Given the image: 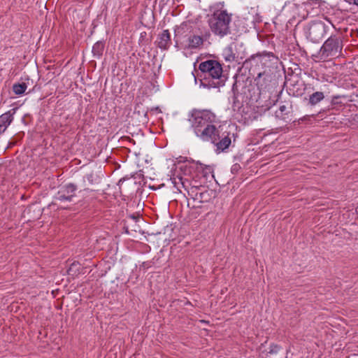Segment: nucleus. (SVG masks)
<instances>
[{"instance_id": "nucleus-1", "label": "nucleus", "mask_w": 358, "mask_h": 358, "mask_svg": "<svg viewBox=\"0 0 358 358\" xmlns=\"http://www.w3.org/2000/svg\"><path fill=\"white\" fill-rule=\"evenodd\" d=\"M201 85L206 88H220L225 85L228 73L223 70L222 64L214 59H208L199 65Z\"/></svg>"}, {"instance_id": "nucleus-2", "label": "nucleus", "mask_w": 358, "mask_h": 358, "mask_svg": "<svg viewBox=\"0 0 358 358\" xmlns=\"http://www.w3.org/2000/svg\"><path fill=\"white\" fill-rule=\"evenodd\" d=\"M216 121V115L209 110H194L192 113V127L196 135L203 141H208L209 138L215 139V132L217 129L213 123Z\"/></svg>"}, {"instance_id": "nucleus-3", "label": "nucleus", "mask_w": 358, "mask_h": 358, "mask_svg": "<svg viewBox=\"0 0 358 358\" xmlns=\"http://www.w3.org/2000/svg\"><path fill=\"white\" fill-rule=\"evenodd\" d=\"M279 59L271 52L264 51L252 55L246 59L243 65L249 69V73L252 77L255 73L265 71H275Z\"/></svg>"}, {"instance_id": "nucleus-4", "label": "nucleus", "mask_w": 358, "mask_h": 358, "mask_svg": "<svg viewBox=\"0 0 358 358\" xmlns=\"http://www.w3.org/2000/svg\"><path fill=\"white\" fill-rule=\"evenodd\" d=\"M231 15L226 10H216L209 17L208 22L211 31L217 36L223 37L230 34L229 24Z\"/></svg>"}, {"instance_id": "nucleus-5", "label": "nucleus", "mask_w": 358, "mask_h": 358, "mask_svg": "<svg viewBox=\"0 0 358 358\" xmlns=\"http://www.w3.org/2000/svg\"><path fill=\"white\" fill-rule=\"evenodd\" d=\"M341 41L336 36H330L321 47L320 54L322 59L329 57H336L341 50Z\"/></svg>"}, {"instance_id": "nucleus-6", "label": "nucleus", "mask_w": 358, "mask_h": 358, "mask_svg": "<svg viewBox=\"0 0 358 358\" xmlns=\"http://www.w3.org/2000/svg\"><path fill=\"white\" fill-rule=\"evenodd\" d=\"M326 33V25L321 20L310 22L307 28L306 37L313 43H317Z\"/></svg>"}, {"instance_id": "nucleus-7", "label": "nucleus", "mask_w": 358, "mask_h": 358, "mask_svg": "<svg viewBox=\"0 0 358 358\" xmlns=\"http://www.w3.org/2000/svg\"><path fill=\"white\" fill-rule=\"evenodd\" d=\"M77 186L73 183H69L62 186L55 196V199L60 202H71L76 196Z\"/></svg>"}, {"instance_id": "nucleus-8", "label": "nucleus", "mask_w": 358, "mask_h": 358, "mask_svg": "<svg viewBox=\"0 0 358 358\" xmlns=\"http://www.w3.org/2000/svg\"><path fill=\"white\" fill-rule=\"evenodd\" d=\"M215 139L210 138L209 141H210L213 144H215L217 148V150L224 151L227 149L230 145L231 141L229 137V132H224L222 134L220 133V131L217 129H215Z\"/></svg>"}, {"instance_id": "nucleus-9", "label": "nucleus", "mask_w": 358, "mask_h": 358, "mask_svg": "<svg viewBox=\"0 0 358 358\" xmlns=\"http://www.w3.org/2000/svg\"><path fill=\"white\" fill-rule=\"evenodd\" d=\"M275 71H265L257 72L255 73V83L260 90H264L267 87L273 78Z\"/></svg>"}, {"instance_id": "nucleus-10", "label": "nucleus", "mask_w": 358, "mask_h": 358, "mask_svg": "<svg viewBox=\"0 0 358 358\" xmlns=\"http://www.w3.org/2000/svg\"><path fill=\"white\" fill-rule=\"evenodd\" d=\"M171 44V35L169 30H164L162 34L159 35L157 39V46L162 49L166 50Z\"/></svg>"}, {"instance_id": "nucleus-11", "label": "nucleus", "mask_w": 358, "mask_h": 358, "mask_svg": "<svg viewBox=\"0 0 358 358\" xmlns=\"http://www.w3.org/2000/svg\"><path fill=\"white\" fill-rule=\"evenodd\" d=\"M15 110L16 108H13L12 109L13 111V113L9 110L0 116V129L3 130V132L12 122L13 120V114L15 113Z\"/></svg>"}, {"instance_id": "nucleus-12", "label": "nucleus", "mask_w": 358, "mask_h": 358, "mask_svg": "<svg viewBox=\"0 0 358 358\" xmlns=\"http://www.w3.org/2000/svg\"><path fill=\"white\" fill-rule=\"evenodd\" d=\"M203 43V38L202 36H190L188 38V45L187 48L189 49H194L197 48L201 46Z\"/></svg>"}, {"instance_id": "nucleus-13", "label": "nucleus", "mask_w": 358, "mask_h": 358, "mask_svg": "<svg viewBox=\"0 0 358 358\" xmlns=\"http://www.w3.org/2000/svg\"><path fill=\"white\" fill-rule=\"evenodd\" d=\"M272 355L271 358H285V352L281 347L277 345H271L268 352Z\"/></svg>"}, {"instance_id": "nucleus-14", "label": "nucleus", "mask_w": 358, "mask_h": 358, "mask_svg": "<svg viewBox=\"0 0 358 358\" xmlns=\"http://www.w3.org/2000/svg\"><path fill=\"white\" fill-rule=\"evenodd\" d=\"M292 109V105L290 104L289 107L285 105H282L279 108V110L275 112V115L277 117L285 120L289 117V114Z\"/></svg>"}, {"instance_id": "nucleus-15", "label": "nucleus", "mask_w": 358, "mask_h": 358, "mask_svg": "<svg viewBox=\"0 0 358 358\" xmlns=\"http://www.w3.org/2000/svg\"><path fill=\"white\" fill-rule=\"evenodd\" d=\"M324 99V94L322 92H315L309 96L308 103L311 106H315Z\"/></svg>"}, {"instance_id": "nucleus-16", "label": "nucleus", "mask_w": 358, "mask_h": 358, "mask_svg": "<svg viewBox=\"0 0 358 358\" xmlns=\"http://www.w3.org/2000/svg\"><path fill=\"white\" fill-rule=\"evenodd\" d=\"M211 191L206 189L205 188L202 190H200L196 198V201H198L199 203L208 202L211 199Z\"/></svg>"}, {"instance_id": "nucleus-17", "label": "nucleus", "mask_w": 358, "mask_h": 358, "mask_svg": "<svg viewBox=\"0 0 358 358\" xmlns=\"http://www.w3.org/2000/svg\"><path fill=\"white\" fill-rule=\"evenodd\" d=\"M104 50V43L102 41H97L92 48V52L94 56L99 57L103 55Z\"/></svg>"}, {"instance_id": "nucleus-18", "label": "nucleus", "mask_w": 358, "mask_h": 358, "mask_svg": "<svg viewBox=\"0 0 358 358\" xmlns=\"http://www.w3.org/2000/svg\"><path fill=\"white\" fill-rule=\"evenodd\" d=\"M27 88V85L25 83H15L13 86V91L17 95H21L24 93Z\"/></svg>"}, {"instance_id": "nucleus-19", "label": "nucleus", "mask_w": 358, "mask_h": 358, "mask_svg": "<svg viewBox=\"0 0 358 358\" xmlns=\"http://www.w3.org/2000/svg\"><path fill=\"white\" fill-rule=\"evenodd\" d=\"M204 189V187H197V186H193L188 191V196L192 199L194 201H196V198L198 196V194L200 192V190H202Z\"/></svg>"}, {"instance_id": "nucleus-20", "label": "nucleus", "mask_w": 358, "mask_h": 358, "mask_svg": "<svg viewBox=\"0 0 358 358\" xmlns=\"http://www.w3.org/2000/svg\"><path fill=\"white\" fill-rule=\"evenodd\" d=\"M238 75L237 73L234 76V82L232 85V89H231V91L234 94V97L235 99L237 98L238 94L240 93L239 89H238L239 82L238 80Z\"/></svg>"}, {"instance_id": "nucleus-21", "label": "nucleus", "mask_w": 358, "mask_h": 358, "mask_svg": "<svg viewBox=\"0 0 358 358\" xmlns=\"http://www.w3.org/2000/svg\"><path fill=\"white\" fill-rule=\"evenodd\" d=\"M83 181L84 182H87L89 184H93L95 181V176L94 174L92 172V173H87L86 174L84 177H83Z\"/></svg>"}, {"instance_id": "nucleus-22", "label": "nucleus", "mask_w": 358, "mask_h": 358, "mask_svg": "<svg viewBox=\"0 0 358 358\" xmlns=\"http://www.w3.org/2000/svg\"><path fill=\"white\" fill-rule=\"evenodd\" d=\"M340 98H341V96H338V95H337V96H334L332 97V99H331V104H332V105H336V104L339 103V102L338 101V99H340Z\"/></svg>"}, {"instance_id": "nucleus-23", "label": "nucleus", "mask_w": 358, "mask_h": 358, "mask_svg": "<svg viewBox=\"0 0 358 358\" xmlns=\"http://www.w3.org/2000/svg\"><path fill=\"white\" fill-rule=\"evenodd\" d=\"M130 217H131V218H132L133 220H136L138 218V217L135 216L134 215H131Z\"/></svg>"}, {"instance_id": "nucleus-24", "label": "nucleus", "mask_w": 358, "mask_h": 358, "mask_svg": "<svg viewBox=\"0 0 358 358\" xmlns=\"http://www.w3.org/2000/svg\"><path fill=\"white\" fill-rule=\"evenodd\" d=\"M354 1V3L357 6H358V0H353Z\"/></svg>"}, {"instance_id": "nucleus-25", "label": "nucleus", "mask_w": 358, "mask_h": 358, "mask_svg": "<svg viewBox=\"0 0 358 358\" xmlns=\"http://www.w3.org/2000/svg\"><path fill=\"white\" fill-rule=\"evenodd\" d=\"M3 133V130L0 129V134Z\"/></svg>"}]
</instances>
